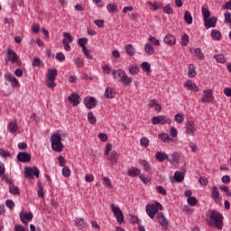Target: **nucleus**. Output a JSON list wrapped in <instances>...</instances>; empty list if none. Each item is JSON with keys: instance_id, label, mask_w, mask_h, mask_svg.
<instances>
[{"instance_id": "f257e3e1", "label": "nucleus", "mask_w": 231, "mask_h": 231, "mask_svg": "<svg viewBox=\"0 0 231 231\" xmlns=\"http://www.w3.org/2000/svg\"><path fill=\"white\" fill-rule=\"evenodd\" d=\"M224 219L225 217H223V214L216 209L208 210L206 216V221L208 226H211V228H217V230H223Z\"/></svg>"}, {"instance_id": "864d4df0", "label": "nucleus", "mask_w": 231, "mask_h": 231, "mask_svg": "<svg viewBox=\"0 0 231 231\" xmlns=\"http://www.w3.org/2000/svg\"><path fill=\"white\" fill-rule=\"evenodd\" d=\"M76 68H84V60L81 58L74 59Z\"/></svg>"}, {"instance_id": "9b49d317", "label": "nucleus", "mask_w": 231, "mask_h": 231, "mask_svg": "<svg viewBox=\"0 0 231 231\" xmlns=\"http://www.w3.org/2000/svg\"><path fill=\"white\" fill-rule=\"evenodd\" d=\"M211 198L217 205H219L223 199V198H221V194L219 193V189H217V186L212 188Z\"/></svg>"}, {"instance_id": "0e129e2a", "label": "nucleus", "mask_w": 231, "mask_h": 231, "mask_svg": "<svg viewBox=\"0 0 231 231\" xmlns=\"http://www.w3.org/2000/svg\"><path fill=\"white\" fill-rule=\"evenodd\" d=\"M94 23L97 26V28H104L105 26L104 20H95Z\"/></svg>"}, {"instance_id": "cd10ccee", "label": "nucleus", "mask_w": 231, "mask_h": 231, "mask_svg": "<svg viewBox=\"0 0 231 231\" xmlns=\"http://www.w3.org/2000/svg\"><path fill=\"white\" fill-rule=\"evenodd\" d=\"M127 172H128V176H130V178H136V176H140L142 170H140L136 167H132L130 170H128Z\"/></svg>"}, {"instance_id": "09e8293b", "label": "nucleus", "mask_w": 231, "mask_h": 231, "mask_svg": "<svg viewBox=\"0 0 231 231\" xmlns=\"http://www.w3.org/2000/svg\"><path fill=\"white\" fill-rule=\"evenodd\" d=\"M149 138L147 137H142L140 140V145H142V147H144L145 149H147V147H149Z\"/></svg>"}, {"instance_id": "72a5a7b5", "label": "nucleus", "mask_w": 231, "mask_h": 231, "mask_svg": "<svg viewBox=\"0 0 231 231\" xmlns=\"http://www.w3.org/2000/svg\"><path fill=\"white\" fill-rule=\"evenodd\" d=\"M174 180H175V181H178L179 183L183 181V180H185V172H183V171H175Z\"/></svg>"}, {"instance_id": "3c124183", "label": "nucleus", "mask_w": 231, "mask_h": 231, "mask_svg": "<svg viewBox=\"0 0 231 231\" xmlns=\"http://www.w3.org/2000/svg\"><path fill=\"white\" fill-rule=\"evenodd\" d=\"M88 120L89 124H97V117H95V115H93V112H88Z\"/></svg>"}, {"instance_id": "f03ea898", "label": "nucleus", "mask_w": 231, "mask_h": 231, "mask_svg": "<svg viewBox=\"0 0 231 231\" xmlns=\"http://www.w3.org/2000/svg\"><path fill=\"white\" fill-rule=\"evenodd\" d=\"M113 78L115 80H118V82H122L124 86H129L133 82V78L127 76L125 70L119 69L117 70H113L112 72Z\"/></svg>"}, {"instance_id": "2f4dec72", "label": "nucleus", "mask_w": 231, "mask_h": 231, "mask_svg": "<svg viewBox=\"0 0 231 231\" xmlns=\"http://www.w3.org/2000/svg\"><path fill=\"white\" fill-rule=\"evenodd\" d=\"M144 53H146V55H154V47L149 42L145 43Z\"/></svg>"}, {"instance_id": "39448f33", "label": "nucleus", "mask_w": 231, "mask_h": 231, "mask_svg": "<svg viewBox=\"0 0 231 231\" xmlns=\"http://www.w3.org/2000/svg\"><path fill=\"white\" fill-rule=\"evenodd\" d=\"M152 124L153 125H158L160 124L161 125H165V124L171 125V124H172V119L167 116H158L152 118Z\"/></svg>"}, {"instance_id": "aec40b11", "label": "nucleus", "mask_w": 231, "mask_h": 231, "mask_svg": "<svg viewBox=\"0 0 231 231\" xmlns=\"http://www.w3.org/2000/svg\"><path fill=\"white\" fill-rule=\"evenodd\" d=\"M5 79L8 81L11 82V86H13V88H18L19 85V80L16 79L15 77H13L12 74L10 73H5Z\"/></svg>"}, {"instance_id": "a18cd8bd", "label": "nucleus", "mask_w": 231, "mask_h": 231, "mask_svg": "<svg viewBox=\"0 0 231 231\" xmlns=\"http://www.w3.org/2000/svg\"><path fill=\"white\" fill-rule=\"evenodd\" d=\"M148 5H149V6H151L150 10L156 11V10L162 8V4H159V3H156V2H154V3L148 2Z\"/></svg>"}, {"instance_id": "79ce46f5", "label": "nucleus", "mask_w": 231, "mask_h": 231, "mask_svg": "<svg viewBox=\"0 0 231 231\" xmlns=\"http://www.w3.org/2000/svg\"><path fill=\"white\" fill-rule=\"evenodd\" d=\"M215 60H217V62H219V64H225L226 62V58L223 54H217L215 55Z\"/></svg>"}, {"instance_id": "a878e982", "label": "nucleus", "mask_w": 231, "mask_h": 231, "mask_svg": "<svg viewBox=\"0 0 231 231\" xmlns=\"http://www.w3.org/2000/svg\"><path fill=\"white\" fill-rule=\"evenodd\" d=\"M164 42L169 46H174L176 44V38L172 34H167L164 37Z\"/></svg>"}, {"instance_id": "680f3d73", "label": "nucleus", "mask_w": 231, "mask_h": 231, "mask_svg": "<svg viewBox=\"0 0 231 231\" xmlns=\"http://www.w3.org/2000/svg\"><path fill=\"white\" fill-rule=\"evenodd\" d=\"M0 156H1V158H9L10 152H8L5 149H0Z\"/></svg>"}, {"instance_id": "f704fd0d", "label": "nucleus", "mask_w": 231, "mask_h": 231, "mask_svg": "<svg viewBox=\"0 0 231 231\" xmlns=\"http://www.w3.org/2000/svg\"><path fill=\"white\" fill-rule=\"evenodd\" d=\"M196 75H197L196 67H194V64H189V72H188L189 79H194V77H196Z\"/></svg>"}, {"instance_id": "052dcab7", "label": "nucleus", "mask_w": 231, "mask_h": 231, "mask_svg": "<svg viewBox=\"0 0 231 231\" xmlns=\"http://www.w3.org/2000/svg\"><path fill=\"white\" fill-rule=\"evenodd\" d=\"M95 180V176H93V174L91 173H88L85 176V181H87L88 183H91Z\"/></svg>"}, {"instance_id": "338daca9", "label": "nucleus", "mask_w": 231, "mask_h": 231, "mask_svg": "<svg viewBox=\"0 0 231 231\" xmlns=\"http://www.w3.org/2000/svg\"><path fill=\"white\" fill-rule=\"evenodd\" d=\"M10 193L14 194V195H17L19 194V188L15 187V186H11L9 188Z\"/></svg>"}, {"instance_id": "bb28decb", "label": "nucleus", "mask_w": 231, "mask_h": 231, "mask_svg": "<svg viewBox=\"0 0 231 231\" xmlns=\"http://www.w3.org/2000/svg\"><path fill=\"white\" fill-rule=\"evenodd\" d=\"M75 225L76 226H78V228L80 229L88 227V222L82 217L77 218L75 221Z\"/></svg>"}, {"instance_id": "c756f323", "label": "nucleus", "mask_w": 231, "mask_h": 231, "mask_svg": "<svg viewBox=\"0 0 231 231\" xmlns=\"http://www.w3.org/2000/svg\"><path fill=\"white\" fill-rule=\"evenodd\" d=\"M141 69H143V71H145V73H147V75H151V73H152V70L151 69V63H149L147 61H143L141 64Z\"/></svg>"}, {"instance_id": "2eb2a0df", "label": "nucleus", "mask_w": 231, "mask_h": 231, "mask_svg": "<svg viewBox=\"0 0 231 231\" xmlns=\"http://www.w3.org/2000/svg\"><path fill=\"white\" fill-rule=\"evenodd\" d=\"M186 133L187 134H194L195 133H198V127H196L194 121H188L186 123Z\"/></svg>"}, {"instance_id": "c9c22d12", "label": "nucleus", "mask_w": 231, "mask_h": 231, "mask_svg": "<svg viewBox=\"0 0 231 231\" xmlns=\"http://www.w3.org/2000/svg\"><path fill=\"white\" fill-rule=\"evenodd\" d=\"M130 75H138L140 73V67L138 65H131L128 68Z\"/></svg>"}, {"instance_id": "0eeeda50", "label": "nucleus", "mask_w": 231, "mask_h": 231, "mask_svg": "<svg viewBox=\"0 0 231 231\" xmlns=\"http://www.w3.org/2000/svg\"><path fill=\"white\" fill-rule=\"evenodd\" d=\"M201 102L204 104H212V102H214V92H212V89L208 88L203 90Z\"/></svg>"}, {"instance_id": "de8ad7c7", "label": "nucleus", "mask_w": 231, "mask_h": 231, "mask_svg": "<svg viewBox=\"0 0 231 231\" xmlns=\"http://www.w3.org/2000/svg\"><path fill=\"white\" fill-rule=\"evenodd\" d=\"M106 9L109 12V14H116L118 12V9H116V5L113 4H108L106 5Z\"/></svg>"}, {"instance_id": "5fc2aeb1", "label": "nucleus", "mask_w": 231, "mask_h": 231, "mask_svg": "<svg viewBox=\"0 0 231 231\" xmlns=\"http://www.w3.org/2000/svg\"><path fill=\"white\" fill-rule=\"evenodd\" d=\"M155 190L158 192V194H161L162 196H167V190L162 186H157L155 188Z\"/></svg>"}, {"instance_id": "412c9836", "label": "nucleus", "mask_w": 231, "mask_h": 231, "mask_svg": "<svg viewBox=\"0 0 231 231\" xmlns=\"http://www.w3.org/2000/svg\"><path fill=\"white\" fill-rule=\"evenodd\" d=\"M184 86L189 89V91H194V93H198V91H199V87H198V85L193 83L190 79H188Z\"/></svg>"}, {"instance_id": "bf43d9fd", "label": "nucleus", "mask_w": 231, "mask_h": 231, "mask_svg": "<svg viewBox=\"0 0 231 231\" xmlns=\"http://www.w3.org/2000/svg\"><path fill=\"white\" fill-rule=\"evenodd\" d=\"M78 44L80 46L82 49L86 48V45L88 44V40L86 38H79L78 40Z\"/></svg>"}, {"instance_id": "a19ab883", "label": "nucleus", "mask_w": 231, "mask_h": 231, "mask_svg": "<svg viewBox=\"0 0 231 231\" xmlns=\"http://www.w3.org/2000/svg\"><path fill=\"white\" fill-rule=\"evenodd\" d=\"M184 21L187 24H192V14H190V12H189V11L185 12Z\"/></svg>"}, {"instance_id": "473e14b6", "label": "nucleus", "mask_w": 231, "mask_h": 231, "mask_svg": "<svg viewBox=\"0 0 231 231\" xmlns=\"http://www.w3.org/2000/svg\"><path fill=\"white\" fill-rule=\"evenodd\" d=\"M125 52L127 53V55H130V57H134V55L136 54V50L131 44H127L125 46Z\"/></svg>"}, {"instance_id": "13d9d810", "label": "nucleus", "mask_w": 231, "mask_h": 231, "mask_svg": "<svg viewBox=\"0 0 231 231\" xmlns=\"http://www.w3.org/2000/svg\"><path fill=\"white\" fill-rule=\"evenodd\" d=\"M202 15L204 17V21L210 18V11L208 9L202 7Z\"/></svg>"}, {"instance_id": "393cba45", "label": "nucleus", "mask_w": 231, "mask_h": 231, "mask_svg": "<svg viewBox=\"0 0 231 231\" xmlns=\"http://www.w3.org/2000/svg\"><path fill=\"white\" fill-rule=\"evenodd\" d=\"M158 138L163 142V143H171V142H172V138H171L167 133L159 134Z\"/></svg>"}, {"instance_id": "4468645a", "label": "nucleus", "mask_w": 231, "mask_h": 231, "mask_svg": "<svg viewBox=\"0 0 231 231\" xmlns=\"http://www.w3.org/2000/svg\"><path fill=\"white\" fill-rule=\"evenodd\" d=\"M83 103L87 109H93L97 106V99L93 97H87L84 98Z\"/></svg>"}, {"instance_id": "8fccbe9b", "label": "nucleus", "mask_w": 231, "mask_h": 231, "mask_svg": "<svg viewBox=\"0 0 231 231\" xmlns=\"http://www.w3.org/2000/svg\"><path fill=\"white\" fill-rule=\"evenodd\" d=\"M149 42H152L154 46H160V40L156 39V37L150 35L148 38Z\"/></svg>"}, {"instance_id": "7ed1b4c3", "label": "nucleus", "mask_w": 231, "mask_h": 231, "mask_svg": "<svg viewBox=\"0 0 231 231\" xmlns=\"http://www.w3.org/2000/svg\"><path fill=\"white\" fill-rule=\"evenodd\" d=\"M145 209H146V214L149 217V218L154 219V217H156L158 212H160V210H163V206H162V204L160 202L155 201L152 204L146 205Z\"/></svg>"}, {"instance_id": "4c0bfd02", "label": "nucleus", "mask_w": 231, "mask_h": 231, "mask_svg": "<svg viewBox=\"0 0 231 231\" xmlns=\"http://www.w3.org/2000/svg\"><path fill=\"white\" fill-rule=\"evenodd\" d=\"M174 120L177 124H183L185 122V115L178 113L175 115Z\"/></svg>"}, {"instance_id": "58836bf2", "label": "nucleus", "mask_w": 231, "mask_h": 231, "mask_svg": "<svg viewBox=\"0 0 231 231\" xmlns=\"http://www.w3.org/2000/svg\"><path fill=\"white\" fill-rule=\"evenodd\" d=\"M164 14H168L170 15H172V14H174V10L172 9V7H171V4L166 5L165 6L162 5L161 7Z\"/></svg>"}, {"instance_id": "a211bd4d", "label": "nucleus", "mask_w": 231, "mask_h": 231, "mask_svg": "<svg viewBox=\"0 0 231 231\" xmlns=\"http://www.w3.org/2000/svg\"><path fill=\"white\" fill-rule=\"evenodd\" d=\"M51 143L52 151L59 152V134H53L51 136Z\"/></svg>"}, {"instance_id": "e433bc0d", "label": "nucleus", "mask_w": 231, "mask_h": 231, "mask_svg": "<svg viewBox=\"0 0 231 231\" xmlns=\"http://www.w3.org/2000/svg\"><path fill=\"white\" fill-rule=\"evenodd\" d=\"M141 165H143V169L145 172H151V171H152V167H151L149 162L145 160L141 161Z\"/></svg>"}, {"instance_id": "49530a36", "label": "nucleus", "mask_w": 231, "mask_h": 231, "mask_svg": "<svg viewBox=\"0 0 231 231\" xmlns=\"http://www.w3.org/2000/svg\"><path fill=\"white\" fill-rule=\"evenodd\" d=\"M180 44H181V46H188L189 45V34L184 33L181 36Z\"/></svg>"}, {"instance_id": "1a4fd4ad", "label": "nucleus", "mask_w": 231, "mask_h": 231, "mask_svg": "<svg viewBox=\"0 0 231 231\" xmlns=\"http://www.w3.org/2000/svg\"><path fill=\"white\" fill-rule=\"evenodd\" d=\"M55 77H57V69H50L47 72V85L48 88H55L57 86L55 81Z\"/></svg>"}, {"instance_id": "e2e57ef3", "label": "nucleus", "mask_w": 231, "mask_h": 231, "mask_svg": "<svg viewBox=\"0 0 231 231\" xmlns=\"http://www.w3.org/2000/svg\"><path fill=\"white\" fill-rule=\"evenodd\" d=\"M224 15H225V23H226L227 24H231V13L226 12Z\"/></svg>"}, {"instance_id": "603ef678", "label": "nucleus", "mask_w": 231, "mask_h": 231, "mask_svg": "<svg viewBox=\"0 0 231 231\" xmlns=\"http://www.w3.org/2000/svg\"><path fill=\"white\" fill-rule=\"evenodd\" d=\"M188 204L190 207H196V205H198V199H196V197L188 198Z\"/></svg>"}, {"instance_id": "4d7b16f0", "label": "nucleus", "mask_w": 231, "mask_h": 231, "mask_svg": "<svg viewBox=\"0 0 231 231\" xmlns=\"http://www.w3.org/2000/svg\"><path fill=\"white\" fill-rule=\"evenodd\" d=\"M103 183H105V185L106 187H108V189H113V183H111V179L108 177H104L103 178Z\"/></svg>"}, {"instance_id": "37998d69", "label": "nucleus", "mask_w": 231, "mask_h": 231, "mask_svg": "<svg viewBox=\"0 0 231 231\" xmlns=\"http://www.w3.org/2000/svg\"><path fill=\"white\" fill-rule=\"evenodd\" d=\"M211 37L215 41H221V32L219 31H217V30H213L211 32Z\"/></svg>"}, {"instance_id": "b1692460", "label": "nucleus", "mask_w": 231, "mask_h": 231, "mask_svg": "<svg viewBox=\"0 0 231 231\" xmlns=\"http://www.w3.org/2000/svg\"><path fill=\"white\" fill-rule=\"evenodd\" d=\"M155 159L157 160V162H159L160 163H163V162H165L166 160H169V154H167L164 152H157L155 153Z\"/></svg>"}, {"instance_id": "20e7f679", "label": "nucleus", "mask_w": 231, "mask_h": 231, "mask_svg": "<svg viewBox=\"0 0 231 231\" xmlns=\"http://www.w3.org/2000/svg\"><path fill=\"white\" fill-rule=\"evenodd\" d=\"M5 62H11V64H16V66H21L23 62L21 61V58H19V55L12 49H7L5 51Z\"/></svg>"}, {"instance_id": "dca6fc26", "label": "nucleus", "mask_w": 231, "mask_h": 231, "mask_svg": "<svg viewBox=\"0 0 231 231\" xmlns=\"http://www.w3.org/2000/svg\"><path fill=\"white\" fill-rule=\"evenodd\" d=\"M17 160L22 163H27L32 160V156L26 152H20L17 155Z\"/></svg>"}, {"instance_id": "ddd939ff", "label": "nucleus", "mask_w": 231, "mask_h": 231, "mask_svg": "<svg viewBox=\"0 0 231 231\" xmlns=\"http://www.w3.org/2000/svg\"><path fill=\"white\" fill-rule=\"evenodd\" d=\"M157 219H158V223L161 225V226L164 230H167V228H169V219H167V217H165V215H163V213H162V212L158 213Z\"/></svg>"}, {"instance_id": "774afa93", "label": "nucleus", "mask_w": 231, "mask_h": 231, "mask_svg": "<svg viewBox=\"0 0 231 231\" xmlns=\"http://www.w3.org/2000/svg\"><path fill=\"white\" fill-rule=\"evenodd\" d=\"M14 231H28V229L22 225H16L14 226Z\"/></svg>"}, {"instance_id": "5701e85b", "label": "nucleus", "mask_w": 231, "mask_h": 231, "mask_svg": "<svg viewBox=\"0 0 231 231\" xmlns=\"http://www.w3.org/2000/svg\"><path fill=\"white\" fill-rule=\"evenodd\" d=\"M216 23H217V17L207 18L204 20V26L206 28H216Z\"/></svg>"}, {"instance_id": "6ab92c4d", "label": "nucleus", "mask_w": 231, "mask_h": 231, "mask_svg": "<svg viewBox=\"0 0 231 231\" xmlns=\"http://www.w3.org/2000/svg\"><path fill=\"white\" fill-rule=\"evenodd\" d=\"M120 159V155L116 151L111 152V153L108 154V157L106 160L110 162L112 165H115V163H118V160Z\"/></svg>"}, {"instance_id": "f8f14e48", "label": "nucleus", "mask_w": 231, "mask_h": 231, "mask_svg": "<svg viewBox=\"0 0 231 231\" xmlns=\"http://www.w3.org/2000/svg\"><path fill=\"white\" fill-rule=\"evenodd\" d=\"M189 53L193 55V57H196L198 60H205V53H203V51H201V48H190Z\"/></svg>"}, {"instance_id": "4be33fe9", "label": "nucleus", "mask_w": 231, "mask_h": 231, "mask_svg": "<svg viewBox=\"0 0 231 231\" xmlns=\"http://www.w3.org/2000/svg\"><path fill=\"white\" fill-rule=\"evenodd\" d=\"M20 219L22 223H23V225H28V222H26L24 219H26L27 221H32V219H33V214L32 212L24 213L22 211L20 213Z\"/></svg>"}, {"instance_id": "6e6d98bb", "label": "nucleus", "mask_w": 231, "mask_h": 231, "mask_svg": "<svg viewBox=\"0 0 231 231\" xmlns=\"http://www.w3.org/2000/svg\"><path fill=\"white\" fill-rule=\"evenodd\" d=\"M199 182L200 183V185H202V187H207V185H208V179H207V177L205 176H200L199 179Z\"/></svg>"}, {"instance_id": "f3484780", "label": "nucleus", "mask_w": 231, "mask_h": 231, "mask_svg": "<svg viewBox=\"0 0 231 231\" xmlns=\"http://www.w3.org/2000/svg\"><path fill=\"white\" fill-rule=\"evenodd\" d=\"M69 104H71L74 107H77L79 104H80V96L77 93H72L68 98Z\"/></svg>"}, {"instance_id": "7c9ffc66", "label": "nucleus", "mask_w": 231, "mask_h": 231, "mask_svg": "<svg viewBox=\"0 0 231 231\" xmlns=\"http://www.w3.org/2000/svg\"><path fill=\"white\" fill-rule=\"evenodd\" d=\"M116 95V92H115V89L111 87L106 88L105 91V97L106 98H115V96Z\"/></svg>"}, {"instance_id": "69168bd1", "label": "nucleus", "mask_w": 231, "mask_h": 231, "mask_svg": "<svg viewBox=\"0 0 231 231\" xmlns=\"http://www.w3.org/2000/svg\"><path fill=\"white\" fill-rule=\"evenodd\" d=\"M59 165L60 167H66V158L59 156Z\"/></svg>"}, {"instance_id": "423d86ee", "label": "nucleus", "mask_w": 231, "mask_h": 231, "mask_svg": "<svg viewBox=\"0 0 231 231\" xmlns=\"http://www.w3.org/2000/svg\"><path fill=\"white\" fill-rule=\"evenodd\" d=\"M110 209L111 212H113L115 217L116 218L117 223H119V225H122V223H124V212H122V209H120L115 204L110 205Z\"/></svg>"}, {"instance_id": "c85d7f7f", "label": "nucleus", "mask_w": 231, "mask_h": 231, "mask_svg": "<svg viewBox=\"0 0 231 231\" xmlns=\"http://www.w3.org/2000/svg\"><path fill=\"white\" fill-rule=\"evenodd\" d=\"M7 130L9 131V133H12L14 134L19 130V125H17V123L15 122H10L7 125Z\"/></svg>"}, {"instance_id": "ea45409f", "label": "nucleus", "mask_w": 231, "mask_h": 231, "mask_svg": "<svg viewBox=\"0 0 231 231\" xmlns=\"http://www.w3.org/2000/svg\"><path fill=\"white\" fill-rule=\"evenodd\" d=\"M63 178H69L71 176V170L68 166H64L61 170Z\"/></svg>"}, {"instance_id": "9d476101", "label": "nucleus", "mask_w": 231, "mask_h": 231, "mask_svg": "<svg viewBox=\"0 0 231 231\" xmlns=\"http://www.w3.org/2000/svg\"><path fill=\"white\" fill-rule=\"evenodd\" d=\"M39 169H37V167H26L24 169V174H25V178H27L28 180H33V176H35V178H39Z\"/></svg>"}, {"instance_id": "c03bdc74", "label": "nucleus", "mask_w": 231, "mask_h": 231, "mask_svg": "<svg viewBox=\"0 0 231 231\" xmlns=\"http://www.w3.org/2000/svg\"><path fill=\"white\" fill-rule=\"evenodd\" d=\"M171 156V160L170 161V163H180V153L173 152Z\"/></svg>"}, {"instance_id": "6e6552de", "label": "nucleus", "mask_w": 231, "mask_h": 231, "mask_svg": "<svg viewBox=\"0 0 231 231\" xmlns=\"http://www.w3.org/2000/svg\"><path fill=\"white\" fill-rule=\"evenodd\" d=\"M73 42V37L69 32H63V40L62 44L65 51H71V44Z\"/></svg>"}]
</instances>
